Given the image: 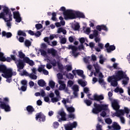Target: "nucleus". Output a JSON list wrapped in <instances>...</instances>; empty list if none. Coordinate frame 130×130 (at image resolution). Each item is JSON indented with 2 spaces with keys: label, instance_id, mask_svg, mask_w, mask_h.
Instances as JSON below:
<instances>
[{
  "label": "nucleus",
  "instance_id": "obj_32",
  "mask_svg": "<svg viewBox=\"0 0 130 130\" xmlns=\"http://www.w3.org/2000/svg\"><path fill=\"white\" fill-rule=\"evenodd\" d=\"M24 44L26 47H29L31 46V43L29 40H26L25 41Z\"/></svg>",
  "mask_w": 130,
  "mask_h": 130
},
{
  "label": "nucleus",
  "instance_id": "obj_24",
  "mask_svg": "<svg viewBox=\"0 0 130 130\" xmlns=\"http://www.w3.org/2000/svg\"><path fill=\"white\" fill-rule=\"evenodd\" d=\"M117 81L119 80L117 79H114V80L112 81V82H111V86L113 87H117V86L118 85Z\"/></svg>",
  "mask_w": 130,
  "mask_h": 130
},
{
  "label": "nucleus",
  "instance_id": "obj_11",
  "mask_svg": "<svg viewBox=\"0 0 130 130\" xmlns=\"http://www.w3.org/2000/svg\"><path fill=\"white\" fill-rule=\"evenodd\" d=\"M17 62H18V63H16L18 72H20L21 70H23V69H24V61H23V60H21L20 59H19Z\"/></svg>",
  "mask_w": 130,
  "mask_h": 130
},
{
  "label": "nucleus",
  "instance_id": "obj_9",
  "mask_svg": "<svg viewBox=\"0 0 130 130\" xmlns=\"http://www.w3.org/2000/svg\"><path fill=\"white\" fill-rule=\"evenodd\" d=\"M0 73H3L4 75L6 74H10L11 73V70L10 69L7 68V66L4 64L0 65Z\"/></svg>",
  "mask_w": 130,
  "mask_h": 130
},
{
  "label": "nucleus",
  "instance_id": "obj_52",
  "mask_svg": "<svg viewBox=\"0 0 130 130\" xmlns=\"http://www.w3.org/2000/svg\"><path fill=\"white\" fill-rule=\"evenodd\" d=\"M73 127H72L71 124H68L66 126H65V129L66 130H73Z\"/></svg>",
  "mask_w": 130,
  "mask_h": 130
},
{
  "label": "nucleus",
  "instance_id": "obj_22",
  "mask_svg": "<svg viewBox=\"0 0 130 130\" xmlns=\"http://www.w3.org/2000/svg\"><path fill=\"white\" fill-rule=\"evenodd\" d=\"M9 70H10V73H7L8 74V76H6L7 78H12L13 76H16V75H17V73L16 72H13V70L11 69H9Z\"/></svg>",
  "mask_w": 130,
  "mask_h": 130
},
{
  "label": "nucleus",
  "instance_id": "obj_33",
  "mask_svg": "<svg viewBox=\"0 0 130 130\" xmlns=\"http://www.w3.org/2000/svg\"><path fill=\"white\" fill-rule=\"evenodd\" d=\"M28 77L32 80H37V76L35 74H33V73L29 74Z\"/></svg>",
  "mask_w": 130,
  "mask_h": 130
},
{
  "label": "nucleus",
  "instance_id": "obj_12",
  "mask_svg": "<svg viewBox=\"0 0 130 130\" xmlns=\"http://www.w3.org/2000/svg\"><path fill=\"white\" fill-rule=\"evenodd\" d=\"M58 83L60 85L59 86V90L60 91H62L66 89V87H67V85L64 83V81L62 80H58Z\"/></svg>",
  "mask_w": 130,
  "mask_h": 130
},
{
  "label": "nucleus",
  "instance_id": "obj_58",
  "mask_svg": "<svg viewBox=\"0 0 130 130\" xmlns=\"http://www.w3.org/2000/svg\"><path fill=\"white\" fill-rule=\"evenodd\" d=\"M5 61H7V62H11L12 59L10 57H7V58L5 57Z\"/></svg>",
  "mask_w": 130,
  "mask_h": 130
},
{
  "label": "nucleus",
  "instance_id": "obj_43",
  "mask_svg": "<svg viewBox=\"0 0 130 130\" xmlns=\"http://www.w3.org/2000/svg\"><path fill=\"white\" fill-rule=\"evenodd\" d=\"M105 122L108 124H111V123H112V120L110 118H108L105 119Z\"/></svg>",
  "mask_w": 130,
  "mask_h": 130
},
{
  "label": "nucleus",
  "instance_id": "obj_20",
  "mask_svg": "<svg viewBox=\"0 0 130 130\" xmlns=\"http://www.w3.org/2000/svg\"><path fill=\"white\" fill-rule=\"evenodd\" d=\"M69 49H72V53H75V52H77L78 50V47L75 46H73L72 45H69Z\"/></svg>",
  "mask_w": 130,
  "mask_h": 130
},
{
  "label": "nucleus",
  "instance_id": "obj_18",
  "mask_svg": "<svg viewBox=\"0 0 130 130\" xmlns=\"http://www.w3.org/2000/svg\"><path fill=\"white\" fill-rule=\"evenodd\" d=\"M76 73L77 74L78 76L82 77L83 79H85V78H86L85 75H84V71L83 70H76Z\"/></svg>",
  "mask_w": 130,
  "mask_h": 130
},
{
  "label": "nucleus",
  "instance_id": "obj_53",
  "mask_svg": "<svg viewBox=\"0 0 130 130\" xmlns=\"http://www.w3.org/2000/svg\"><path fill=\"white\" fill-rule=\"evenodd\" d=\"M79 29H80V24H79L75 25L74 28L75 31H78V30Z\"/></svg>",
  "mask_w": 130,
  "mask_h": 130
},
{
  "label": "nucleus",
  "instance_id": "obj_30",
  "mask_svg": "<svg viewBox=\"0 0 130 130\" xmlns=\"http://www.w3.org/2000/svg\"><path fill=\"white\" fill-rule=\"evenodd\" d=\"M19 17H20V13L19 12V11H16V12H13L14 19L19 18Z\"/></svg>",
  "mask_w": 130,
  "mask_h": 130
},
{
  "label": "nucleus",
  "instance_id": "obj_5",
  "mask_svg": "<svg viewBox=\"0 0 130 130\" xmlns=\"http://www.w3.org/2000/svg\"><path fill=\"white\" fill-rule=\"evenodd\" d=\"M17 56H18V57L20 58L21 59L23 58L24 62L28 63V64H29V66H31V67L32 66H34V61H33V60H30V58H29V57H25L26 55H25V54H24V53H23L22 51H19L18 52V55H17Z\"/></svg>",
  "mask_w": 130,
  "mask_h": 130
},
{
  "label": "nucleus",
  "instance_id": "obj_23",
  "mask_svg": "<svg viewBox=\"0 0 130 130\" xmlns=\"http://www.w3.org/2000/svg\"><path fill=\"white\" fill-rule=\"evenodd\" d=\"M9 74L8 73L6 74H2V77L5 78V79H7L6 82H7V83H11V82H12V77H7V76Z\"/></svg>",
  "mask_w": 130,
  "mask_h": 130
},
{
  "label": "nucleus",
  "instance_id": "obj_37",
  "mask_svg": "<svg viewBox=\"0 0 130 130\" xmlns=\"http://www.w3.org/2000/svg\"><path fill=\"white\" fill-rule=\"evenodd\" d=\"M49 85L52 89H53L54 88V87L55 86V83H54V82H53V81L51 80L49 82Z\"/></svg>",
  "mask_w": 130,
  "mask_h": 130
},
{
  "label": "nucleus",
  "instance_id": "obj_42",
  "mask_svg": "<svg viewBox=\"0 0 130 130\" xmlns=\"http://www.w3.org/2000/svg\"><path fill=\"white\" fill-rule=\"evenodd\" d=\"M21 76H25V77H29L30 74H28L26 70L23 71V72L21 74Z\"/></svg>",
  "mask_w": 130,
  "mask_h": 130
},
{
  "label": "nucleus",
  "instance_id": "obj_41",
  "mask_svg": "<svg viewBox=\"0 0 130 130\" xmlns=\"http://www.w3.org/2000/svg\"><path fill=\"white\" fill-rule=\"evenodd\" d=\"M67 110L69 111V112H74L75 111V108L73 107H69L67 108Z\"/></svg>",
  "mask_w": 130,
  "mask_h": 130
},
{
  "label": "nucleus",
  "instance_id": "obj_27",
  "mask_svg": "<svg viewBox=\"0 0 130 130\" xmlns=\"http://www.w3.org/2000/svg\"><path fill=\"white\" fill-rule=\"evenodd\" d=\"M59 100H60V98H58V96H56L55 98H52L51 99V102H52V103H55V102H58Z\"/></svg>",
  "mask_w": 130,
  "mask_h": 130
},
{
  "label": "nucleus",
  "instance_id": "obj_13",
  "mask_svg": "<svg viewBox=\"0 0 130 130\" xmlns=\"http://www.w3.org/2000/svg\"><path fill=\"white\" fill-rule=\"evenodd\" d=\"M26 109L28 114H32V113L35 111V109H34L33 106L31 105L27 106L26 108Z\"/></svg>",
  "mask_w": 130,
  "mask_h": 130
},
{
  "label": "nucleus",
  "instance_id": "obj_7",
  "mask_svg": "<svg viewBox=\"0 0 130 130\" xmlns=\"http://www.w3.org/2000/svg\"><path fill=\"white\" fill-rule=\"evenodd\" d=\"M91 95V93H89L87 96L90 100H92V101H98V102H100L101 100H104V96L102 95H98L97 94H93V98L90 97Z\"/></svg>",
  "mask_w": 130,
  "mask_h": 130
},
{
  "label": "nucleus",
  "instance_id": "obj_64",
  "mask_svg": "<svg viewBox=\"0 0 130 130\" xmlns=\"http://www.w3.org/2000/svg\"><path fill=\"white\" fill-rule=\"evenodd\" d=\"M21 90L23 92H25L27 90V86L22 85L21 87Z\"/></svg>",
  "mask_w": 130,
  "mask_h": 130
},
{
  "label": "nucleus",
  "instance_id": "obj_17",
  "mask_svg": "<svg viewBox=\"0 0 130 130\" xmlns=\"http://www.w3.org/2000/svg\"><path fill=\"white\" fill-rule=\"evenodd\" d=\"M75 16L76 18H81L82 19H85V14L80 12H76Z\"/></svg>",
  "mask_w": 130,
  "mask_h": 130
},
{
  "label": "nucleus",
  "instance_id": "obj_29",
  "mask_svg": "<svg viewBox=\"0 0 130 130\" xmlns=\"http://www.w3.org/2000/svg\"><path fill=\"white\" fill-rule=\"evenodd\" d=\"M94 70H95V72L97 74H99L100 73V67L98 64H94L93 65Z\"/></svg>",
  "mask_w": 130,
  "mask_h": 130
},
{
  "label": "nucleus",
  "instance_id": "obj_61",
  "mask_svg": "<svg viewBox=\"0 0 130 130\" xmlns=\"http://www.w3.org/2000/svg\"><path fill=\"white\" fill-rule=\"evenodd\" d=\"M40 51L41 52V55H44V56L46 55L47 54L46 51H45L44 50H40Z\"/></svg>",
  "mask_w": 130,
  "mask_h": 130
},
{
  "label": "nucleus",
  "instance_id": "obj_21",
  "mask_svg": "<svg viewBox=\"0 0 130 130\" xmlns=\"http://www.w3.org/2000/svg\"><path fill=\"white\" fill-rule=\"evenodd\" d=\"M38 84L40 87H44V86H46V83L43 79H40L38 80Z\"/></svg>",
  "mask_w": 130,
  "mask_h": 130
},
{
  "label": "nucleus",
  "instance_id": "obj_56",
  "mask_svg": "<svg viewBox=\"0 0 130 130\" xmlns=\"http://www.w3.org/2000/svg\"><path fill=\"white\" fill-rule=\"evenodd\" d=\"M21 85H23V86H27V80H22L21 82Z\"/></svg>",
  "mask_w": 130,
  "mask_h": 130
},
{
  "label": "nucleus",
  "instance_id": "obj_39",
  "mask_svg": "<svg viewBox=\"0 0 130 130\" xmlns=\"http://www.w3.org/2000/svg\"><path fill=\"white\" fill-rule=\"evenodd\" d=\"M99 83L101 85H106V82H105L104 80L102 78H99Z\"/></svg>",
  "mask_w": 130,
  "mask_h": 130
},
{
  "label": "nucleus",
  "instance_id": "obj_10",
  "mask_svg": "<svg viewBox=\"0 0 130 130\" xmlns=\"http://www.w3.org/2000/svg\"><path fill=\"white\" fill-rule=\"evenodd\" d=\"M9 102H6L5 104L0 105V107L2 109H4L6 112L11 111V107L8 105Z\"/></svg>",
  "mask_w": 130,
  "mask_h": 130
},
{
  "label": "nucleus",
  "instance_id": "obj_31",
  "mask_svg": "<svg viewBox=\"0 0 130 130\" xmlns=\"http://www.w3.org/2000/svg\"><path fill=\"white\" fill-rule=\"evenodd\" d=\"M122 115H124V113L120 114L119 116H117V117H119L122 123H124L125 120L124 119V117H122Z\"/></svg>",
  "mask_w": 130,
  "mask_h": 130
},
{
  "label": "nucleus",
  "instance_id": "obj_6",
  "mask_svg": "<svg viewBox=\"0 0 130 130\" xmlns=\"http://www.w3.org/2000/svg\"><path fill=\"white\" fill-rule=\"evenodd\" d=\"M115 74L116 75H114V79H117L119 81L126 78V74L122 70H119Z\"/></svg>",
  "mask_w": 130,
  "mask_h": 130
},
{
  "label": "nucleus",
  "instance_id": "obj_51",
  "mask_svg": "<svg viewBox=\"0 0 130 130\" xmlns=\"http://www.w3.org/2000/svg\"><path fill=\"white\" fill-rule=\"evenodd\" d=\"M85 48V47L84 46V44H81L80 45H79L78 47V49H79V50H84Z\"/></svg>",
  "mask_w": 130,
  "mask_h": 130
},
{
  "label": "nucleus",
  "instance_id": "obj_4",
  "mask_svg": "<svg viewBox=\"0 0 130 130\" xmlns=\"http://www.w3.org/2000/svg\"><path fill=\"white\" fill-rule=\"evenodd\" d=\"M63 14L65 20H73L77 18L76 14L74 13V11L71 9L66 10V11L63 12Z\"/></svg>",
  "mask_w": 130,
  "mask_h": 130
},
{
  "label": "nucleus",
  "instance_id": "obj_16",
  "mask_svg": "<svg viewBox=\"0 0 130 130\" xmlns=\"http://www.w3.org/2000/svg\"><path fill=\"white\" fill-rule=\"evenodd\" d=\"M59 115L61 116V120H63V121H66L67 118H66V116L67 114L64 113V111H62L59 112Z\"/></svg>",
  "mask_w": 130,
  "mask_h": 130
},
{
  "label": "nucleus",
  "instance_id": "obj_38",
  "mask_svg": "<svg viewBox=\"0 0 130 130\" xmlns=\"http://www.w3.org/2000/svg\"><path fill=\"white\" fill-rule=\"evenodd\" d=\"M78 84H79V85H81L82 87H86V82L83 81V80H79L78 81Z\"/></svg>",
  "mask_w": 130,
  "mask_h": 130
},
{
  "label": "nucleus",
  "instance_id": "obj_15",
  "mask_svg": "<svg viewBox=\"0 0 130 130\" xmlns=\"http://www.w3.org/2000/svg\"><path fill=\"white\" fill-rule=\"evenodd\" d=\"M13 36V34L11 32H7L6 31H2V37H6V38H11Z\"/></svg>",
  "mask_w": 130,
  "mask_h": 130
},
{
  "label": "nucleus",
  "instance_id": "obj_2",
  "mask_svg": "<svg viewBox=\"0 0 130 130\" xmlns=\"http://www.w3.org/2000/svg\"><path fill=\"white\" fill-rule=\"evenodd\" d=\"M94 108L92 109V112L94 113V114H98L103 110L106 111L107 109H108V105L105 104H99L96 103H94L93 104Z\"/></svg>",
  "mask_w": 130,
  "mask_h": 130
},
{
  "label": "nucleus",
  "instance_id": "obj_54",
  "mask_svg": "<svg viewBox=\"0 0 130 130\" xmlns=\"http://www.w3.org/2000/svg\"><path fill=\"white\" fill-rule=\"evenodd\" d=\"M58 68L60 71H63V69H64L62 64H60L59 63H58Z\"/></svg>",
  "mask_w": 130,
  "mask_h": 130
},
{
  "label": "nucleus",
  "instance_id": "obj_50",
  "mask_svg": "<svg viewBox=\"0 0 130 130\" xmlns=\"http://www.w3.org/2000/svg\"><path fill=\"white\" fill-rule=\"evenodd\" d=\"M57 76L58 80H62L63 79V76L61 73H58Z\"/></svg>",
  "mask_w": 130,
  "mask_h": 130
},
{
  "label": "nucleus",
  "instance_id": "obj_36",
  "mask_svg": "<svg viewBox=\"0 0 130 130\" xmlns=\"http://www.w3.org/2000/svg\"><path fill=\"white\" fill-rule=\"evenodd\" d=\"M10 56H11V60H13L15 62V63H17V62L18 61V60H19V59L16 58V56L15 55H11Z\"/></svg>",
  "mask_w": 130,
  "mask_h": 130
},
{
  "label": "nucleus",
  "instance_id": "obj_63",
  "mask_svg": "<svg viewBox=\"0 0 130 130\" xmlns=\"http://www.w3.org/2000/svg\"><path fill=\"white\" fill-rule=\"evenodd\" d=\"M41 35V32L38 31L35 34V36H36V37H40V36Z\"/></svg>",
  "mask_w": 130,
  "mask_h": 130
},
{
  "label": "nucleus",
  "instance_id": "obj_48",
  "mask_svg": "<svg viewBox=\"0 0 130 130\" xmlns=\"http://www.w3.org/2000/svg\"><path fill=\"white\" fill-rule=\"evenodd\" d=\"M36 28L37 30H40L42 28V24L40 23H38L36 24Z\"/></svg>",
  "mask_w": 130,
  "mask_h": 130
},
{
  "label": "nucleus",
  "instance_id": "obj_62",
  "mask_svg": "<svg viewBox=\"0 0 130 130\" xmlns=\"http://www.w3.org/2000/svg\"><path fill=\"white\" fill-rule=\"evenodd\" d=\"M98 31L96 29H94L93 30V36H94V37H97V36H98Z\"/></svg>",
  "mask_w": 130,
  "mask_h": 130
},
{
  "label": "nucleus",
  "instance_id": "obj_46",
  "mask_svg": "<svg viewBox=\"0 0 130 130\" xmlns=\"http://www.w3.org/2000/svg\"><path fill=\"white\" fill-rule=\"evenodd\" d=\"M61 44H66L67 43V38H62L60 41Z\"/></svg>",
  "mask_w": 130,
  "mask_h": 130
},
{
  "label": "nucleus",
  "instance_id": "obj_49",
  "mask_svg": "<svg viewBox=\"0 0 130 130\" xmlns=\"http://www.w3.org/2000/svg\"><path fill=\"white\" fill-rule=\"evenodd\" d=\"M70 125H71L72 128H75L77 127L78 124L77 123V122L74 121L73 122V123L70 124Z\"/></svg>",
  "mask_w": 130,
  "mask_h": 130
},
{
  "label": "nucleus",
  "instance_id": "obj_45",
  "mask_svg": "<svg viewBox=\"0 0 130 130\" xmlns=\"http://www.w3.org/2000/svg\"><path fill=\"white\" fill-rule=\"evenodd\" d=\"M66 70L67 72H71L72 70H73V67H72V65H66Z\"/></svg>",
  "mask_w": 130,
  "mask_h": 130
},
{
  "label": "nucleus",
  "instance_id": "obj_35",
  "mask_svg": "<svg viewBox=\"0 0 130 130\" xmlns=\"http://www.w3.org/2000/svg\"><path fill=\"white\" fill-rule=\"evenodd\" d=\"M84 102L86 104L87 106H91L92 105V101L89 100H85Z\"/></svg>",
  "mask_w": 130,
  "mask_h": 130
},
{
  "label": "nucleus",
  "instance_id": "obj_57",
  "mask_svg": "<svg viewBox=\"0 0 130 130\" xmlns=\"http://www.w3.org/2000/svg\"><path fill=\"white\" fill-rule=\"evenodd\" d=\"M89 46L90 48H91V49H93V48H94L95 47V44L93 42H90L89 44Z\"/></svg>",
  "mask_w": 130,
  "mask_h": 130
},
{
  "label": "nucleus",
  "instance_id": "obj_26",
  "mask_svg": "<svg viewBox=\"0 0 130 130\" xmlns=\"http://www.w3.org/2000/svg\"><path fill=\"white\" fill-rule=\"evenodd\" d=\"M6 102H10V101L9 100V98H4L3 100L2 99V98H0V105H2V104H4Z\"/></svg>",
  "mask_w": 130,
  "mask_h": 130
},
{
  "label": "nucleus",
  "instance_id": "obj_25",
  "mask_svg": "<svg viewBox=\"0 0 130 130\" xmlns=\"http://www.w3.org/2000/svg\"><path fill=\"white\" fill-rule=\"evenodd\" d=\"M113 127L114 129H115V130H120V128H121L119 124H118L117 122H114Z\"/></svg>",
  "mask_w": 130,
  "mask_h": 130
},
{
  "label": "nucleus",
  "instance_id": "obj_34",
  "mask_svg": "<svg viewBox=\"0 0 130 130\" xmlns=\"http://www.w3.org/2000/svg\"><path fill=\"white\" fill-rule=\"evenodd\" d=\"M104 61H105V58H103V55H101L100 56V63H101V64H103Z\"/></svg>",
  "mask_w": 130,
  "mask_h": 130
},
{
  "label": "nucleus",
  "instance_id": "obj_59",
  "mask_svg": "<svg viewBox=\"0 0 130 130\" xmlns=\"http://www.w3.org/2000/svg\"><path fill=\"white\" fill-rule=\"evenodd\" d=\"M79 42H80L81 44H84L85 43V38H81L79 39Z\"/></svg>",
  "mask_w": 130,
  "mask_h": 130
},
{
  "label": "nucleus",
  "instance_id": "obj_47",
  "mask_svg": "<svg viewBox=\"0 0 130 130\" xmlns=\"http://www.w3.org/2000/svg\"><path fill=\"white\" fill-rule=\"evenodd\" d=\"M73 90L74 91L79 92V86L74 85L73 86Z\"/></svg>",
  "mask_w": 130,
  "mask_h": 130
},
{
  "label": "nucleus",
  "instance_id": "obj_40",
  "mask_svg": "<svg viewBox=\"0 0 130 130\" xmlns=\"http://www.w3.org/2000/svg\"><path fill=\"white\" fill-rule=\"evenodd\" d=\"M125 79H126V80H123L122 83H123V85H127V84L128 83V81H129V78L126 76V78H125Z\"/></svg>",
  "mask_w": 130,
  "mask_h": 130
},
{
  "label": "nucleus",
  "instance_id": "obj_44",
  "mask_svg": "<svg viewBox=\"0 0 130 130\" xmlns=\"http://www.w3.org/2000/svg\"><path fill=\"white\" fill-rule=\"evenodd\" d=\"M52 21H56V13L55 12H53L52 13Z\"/></svg>",
  "mask_w": 130,
  "mask_h": 130
},
{
  "label": "nucleus",
  "instance_id": "obj_3",
  "mask_svg": "<svg viewBox=\"0 0 130 130\" xmlns=\"http://www.w3.org/2000/svg\"><path fill=\"white\" fill-rule=\"evenodd\" d=\"M112 107L113 109L116 111V112H115L113 114L114 116H119L120 114H123V113H124V110H119V108H120V106H119V104H118V102L116 100H114L112 101Z\"/></svg>",
  "mask_w": 130,
  "mask_h": 130
},
{
  "label": "nucleus",
  "instance_id": "obj_28",
  "mask_svg": "<svg viewBox=\"0 0 130 130\" xmlns=\"http://www.w3.org/2000/svg\"><path fill=\"white\" fill-rule=\"evenodd\" d=\"M18 35L19 36H23L24 37H26V32H25L21 30H19L18 31Z\"/></svg>",
  "mask_w": 130,
  "mask_h": 130
},
{
  "label": "nucleus",
  "instance_id": "obj_14",
  "mask_svg": "<svg viewBox=\"0 0 130 130\" xmlns=\"http://www.w3.org/2000/svg\"><path fill=\"white\" fill-rule=\"evenodd\" d=\"M48 53L52 54V56H56V53H57V51L54 49V48H52L48 49Z\"/></svg>",
  "mask_w": 130,
  "mask_h": 130
},
{
  "label": "nucleus",
  "instance_id": "obj_55",
  "mask_svg": "<svg viewBox=\"0 0 130 130\" xmlns=\"http://www.w3.org/2000/svg\"><path fill=\"white\" fill-rule=\"evenodd\" d=\"M102 26V30H104V31H108V28L106 27L105 25H101Z\"/></svg>",
  "mask_w": 130,
  "mask_h": 130
},
{
  "label": "nucleus",
  "instance_id": "obj_19",
  "mask_svg": "<svg viewBox=\"0 0 130 130\" xmlns=\"http://www.w3.org/2000/svg\"><path fill=\"white\" fill-rule=\"evenodd\" d=\"M116 47L114 45H110L109 47V48L107 49V52L108 53H111V51H113L114 50H115Z\"/></svg>",
  "mask_w": 130,
  "mask_h": 130
},
{
  "label": "nucleus",
  "instance_id": "obj_8",
  "mask_svg": "<svg viewBox=\"0 0 130 130\" xmlns=\"http://www.w3.org/2000/svg\"><path fill=\"white\" fill-rule=\"evenodd\" d=\"M38 119L39 122H41V121L44 122L46 120V117L44 115L42 114V113L40 112L36 115V120H38Z\"/></svg>",
  "mask_w": 130,
  "mask_h": 130
},
{
  "label": "nucleus",
  "instance_id": "obj_60",
  "mask_svg": "<svg viewBox=\"0 0 130 130\" xmlns=\"http://www.w3.org/2000/svg\"><path fill=\"white\" fill-rule=\"evenodd\" d=\"M55 94L57 97H58V98H60V95H59V91H58V90H55Z\"/></svg>",
  "mask_w": 130,
  "mask_h": 130
},
{
  "label": "nucleus",
  "instance_id": "obj_1",
  "mask_svg": "<svg viewBox=\"0 0 130 130\" xmlns=\"http://www.w3.org/2000/svg\"><path fill=\"white\" fill-rule=\"evenodd\" d=\"M2 10V6L0 5V11ZM13 15L11 12V10L9 8L5 7L3 9V12L0 14V19H3L5 22H11L13 19L12 18Z\"/></svg>",
  "mask_w": 130,
  "mask_h": 130
}]
</instances>
